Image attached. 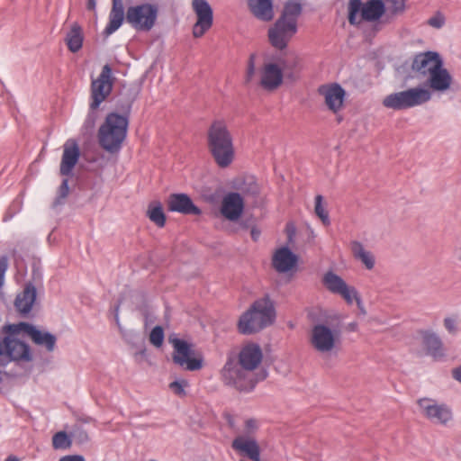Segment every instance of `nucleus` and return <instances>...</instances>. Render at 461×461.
<instances>
[{
	"instance_id": "nucleus-15",
	"label": "nucleus",
	"mask_w": 461,
	"mask_h": 461,
	"mask_svg": "<svg viewBox=\"0 0 461 461\" xmlns=\"http://www.w3.org/2000/svg\"><path fill=\"white\" fill-rule=\"evenodd\" d=\"M443 59L437 51L428 50L417 53L412 59L411 70L419 77H428L435 69V67L442 64Z\"/></svg>"
},
{
	"instance_id": "nucleus-62",
	"label": "nucleus",
	"mask_w": 461,
	"mask_h": 461,
	"mask_svg": "<svg viewBox=\"0 0 461 461\" xmlns=\"http://www.w3.org/2000/svg\"><path fill=\"white\" fill-rule=\"evenodd\" d=\"M5 461H19V459L17 458V456L10 455L5 458Z\"/></svg>"
},
{
	"instance_id": "nucleus-52",
	"label": "nucleus",
	"mask_w": 461,
	"mask_h": 461,
	"mask_svg": "<svg viewBox=\"0 0 461 461\" xmlns=\"http://www.w3.org/2000/svg\"><path fill=\"white\" fill-rule=\"evenodd\" d=\"M8 268V258L6 256L0 257V288L4 285L5 276Z\"/></svg>"
},
{
	"instance_id": "nucleus-21",
	"label": "nucleus",
	"mask_w": 461,
	"mask_h": 461,
	"mask_svg": "<svg viewBox=\"0 0 461 461\" xmlns=\"http://www.w3.org/2000/svg\"><path fill=\"white\" fill-rule=\"evenodd\" d=\"M318 92L324 97L325 104L330 111L338 113L341 109L346 92L340 85L337 83L322 85Z\"/></svg>"
},
{
	"instance_id": "nucleus-7",
	"label": "nucleus",
	"mask_w": 461,
	"mask_h": 461,
	"mask_svg": "<svg viewBox=\"0 0 461 461\" xmlns=\"http://www.w3.org/2000/svg\"><path fill=\"white\" fill-rule=\"evenodd\" d=\"M8 328L11 334H20L21 332L26 334L35 345L44 348L48 352H52L56 348V335L41 330L32 323L21 321L8 324Z\"/></svg>"
},
{
	"instance_id": "nucleus-37",
	"label": "nucleus",
	"mask_w": 461,
	"mask_h": 461,
	"mask_svg": "<svg viewBox=\"0 0 461 461\" xmlns=\"http://www.w3.org/2000/svg\"><path fill=\"white\" fill-rule=\"evenodd\" d=\"M23 206V199L22 195L16 196L6 209L3 216V221L6 222L11 221L16 214H18L22 211Z\"/></svg>"
},
{
	"instance_id": "nucleus-54",
	"label": "nucleus",
	"mask_w": 461,
	"mask_h": 461,
	"mask_svg": "<svg viewBox=\"0 0 461 461\" xmlns=\"http://www.w3.org/2000/svg\"><path fill=\"white\" fill-rule=\"evenodd\" d=\"M255 73V57L254 55H250L248 62V68H247V81H250L253 75Z\"/></svg>"
},
{
	"instance_id": "nucleus-64",
	"label": "nucleus",
	"mask_w": 461,
	"mask_h": 461,
	"mask_svg": "<svg viewBox=\"0 0 461 461\" xmlns=\"http://www.w3.org/2000/svg\"><path fill=\"white\" fill-rule=\"evenodd\" d=\"M457 258H458L459 260H461V246H460V249H459V251H458Z\"/></svg>"
},
{
	"instance_id": "nucleus-53",
	"label": "nucleus",
	"mask_w": 461,
	"mask_h": 461,
	"mask_svg": "<svg viewBox=\"0 0 461 461\" xmlns=\"http://www.w3.org/2000/svg\"><path fill=\"white\" fill-rule=\"evenodd\" d=\"M444 326L449 333L456 332V321L454 318L447 317L444 319Z\"/></svg>"
},
{
	"instance_id": "nucleus-38",
	"label": "nucleus",
	"mask_w": 461,
	"mask_h": 461,
	"mask_svg": "<svg viewBox=\"0 0 461 461\" xmlns=\"http://www.w3.org/2000/svg\"><path fill=\"white\" fill-rule=\"evenodd\" d=\"M314 200L315 214L321 219V222L325 226H329L330 224V219L328 211L323 205V196L321 194H317Z\"/></svg>"
},
{
	"instance_id": "nucleus-26",
	"label": "nucleus",
	"mask_w": 461,
	"mask_h": 461,
	"mask_svg": "<svg viewBox=\"0 0 461 461\" xmlns=\"http://www.w3.org/2000/svg\"><path fill=\"white\" fill-rule=\"evenodd\" d=\"M126 12L122 0H112V8L108 16V23L103 31L104 37H109L122 25Z\"/></svg>"
},
{
	"instance_id": "nucleus-60",
	"label": "nucleus",
	"mask_w": 461,
	"mask_h": 461,
	"mask_svg": "<svg viewBox=\"0 0 461 461\" xmlns=\"http://www.w3.org/2000/svg\"><path fill=\"white\" fill-rule=\"evenodd\" d=\"M96 8V0H87L86 1V9L89 11H95Z\"/></svg>"
},
{
	"instance_id": "nucleus-2",
	"label": "nucleus",
	"mask_w": 461,
	"mask_h": 461,
	"mask_svg": "<svg viewBox=\"0 0 461 461\" xmlns=\"http://www.w3.org/2000/svg\"><path fill=\"white\" fill-rule=\"evenodd\" d=\"M207 147L216 165L228 167L234 160L233 137L223 120H214L207 130Z\"/></svg>"
},
{
	"instance_id": "nucleus-49",
	"label": "nucleus",
	"mask_w": 461,
	"mask_h": 461,
	"mask_svg": "<svg viewBox=\"0 0 461 461\" xmlns=\"http://www.w3.org/2000/svg\"><path fill=\"white\" fill-rule=\"evenodd\" d=\"M70 435L75 440L81 444L89 439L87 432L81 426H75Z\"/></svg>"
},
{
	"instance_id": "nucleus-5",
	"label": "nucleus",
	"mask_w": 461,
	"mask_h": 461,
	"mask_svg": "<svg viewBox=\"0 0 461 461\" xmlns=\"http://www.w3.org/2000/svg\"><path fill=\"white\" fill-rule=\"evenodd\" d=\"M430 99L429 90L418 86L386 95L383 100V105L394 111H401L421 105Z\"/></svg>"
},
{
	"instance_id": "nucleus-28",
	"label": "nucleus",
	"mask_w": 461,
	"mask_h": 461,
	"mask_svg": "<svg viewBox=\"0 0 461 461\" xmlns=\"http://www.w3.org/2000/svg\"><path fill=\"white\" fill-rule=\"evenodd\" d=\"M360 10L363 20L367 22L377 21L386 14L383 0H368L361 5Z\"/></svg>"
},
{
	"instance_id": "nucleus-32",
	"label": "nucleus",
	"mask_w": 461,
	"mask_h": 461,
	"mask_svg": "<svg viewBox=\"0 0 461 461\" xmlns=\"http://www.w3.org/2000/svg\"><path fill=\"white\" fill-rule=\"evenodd\" d=\"M350 248L354 258L360 260L366 269L371 270L374 268L375 264V257L370 251L365 249L360 241H351Z\"/></svg>"
},
{
	"instance_id": "nucleus-33",
	"label": "nucleus",
	"mask_w": 461,
	"mask_h": 461,
	"mask_svg": "<svg viewBox=\"0 0 461 461\" xmlns=\"http://www.w3.org/2000/svg\"><path fill=\"white\" fill-rule=\"evenodd\" d=\"M322 283L324 286L334 294H339L340 291L348 285L341 276L332 271H328L324 275Z\"/></svg>"
},
{
	"instance_id": "nucleus-6",
	"label": "nucleus",
	"mask_w": 461,
	"mask_h": 461,
	"mask_svg": "<svg viewBox=\"0 0 461 461\" xmlns=\"http://www.w3.org/2000/svg\"><path fill=\"white\" fill-rule=\"evenodd\" d=\"M169 342L174 349L172 356L174 364L188 371H196L203 367V359L202 357H194V351L192 343L176 337H170Z\"/></svg>"
},
{
	"instance_id": "nucleus-42",
	"label": "nucleus",
	"mask_w": 461,
	"mask_h": 461,
	"mask_svg": "<svg viewBox=\"0 0 461 461\" xmlns=\"http://www.w3.org/2000/svg\"><path fill=\"white\" fill-rule=\"evenodd\" d=\"M28 282H32L35 287L41 286L43 282V271L39 261H34L32 265V279Z\"/></svg>"
},
{
	"instance_id": "nucleus-44",
	"label": "nucleus",
	"mask_w": 461,
	"mask_h": 461,
	"mask_svg": "<svg viewBox=\"0 0 461 461\" xmlns=\"http://www.w3.org/2000/svg\"><path fill=\"white\" fill-rule=\"evenodd\" d=\"M339 294L346 301L348 304H352L354 301H357V298L360 297L357 290L354 286L349 285H347L344 289H342Z\"/></svg>"
},
{
	"instance_id": "nucleus-17",
	"label": "nucleus",
	"mask_w": 461,
	"mask_h": 461,
	"mask_svg": "<svg viewBox=\"0 0 461 461\" xmlns=\"http://www.w3.org/2000/svg\"><path fill=\"white\" fill-rule=\"evenodd\" d=\"M255 312L259 316L260 323L263 326H271L276 319V311L275 302L270 298L269 294L255 300L248 309Z\"/></svg>"
},
{
	"instance_id": "nucleus-1",
	"label": "nucleus",
	"mask_w": 461,
	"mask_h": 461,
	"mask_svg": "<svg viewBox=\"0 0 461 461\" xmlns=\"http://www.w3.org/2000/svg\"><path fill=\"white\" fill-rule=\"evenodd\" d=\"M263 358V352L257 343L245 345L239 353L238 360L234 356H228L221 370L223 384L233 387L240 393L252 392L257 384L267 377L266 369L258 374L254 370L259 366Z\"/></svg>"
},
{
	"instance_id": "nucleus-36",
	"label": "nucleus",
	"mask_w": 461,
	"mask_h": 461,
	"mask_svg": "<svg viewBox=\"0 0 461 461\" xmlns=\"http://www.w3.org/2000/svg\"><path fill=\"white\" fill-rule=\"evenodd\" d=\"M390 5L385 8V14L384 16V23L392 22L394 17L404 12L406 7V0H389Z\"/></svg>"
},
{
	"instance_id": "nucleus-4",
	"label": "nucleus",
	"mask_w": 461,
	"mask_h": 461,
	"mask_svg": "<svg viewBox=\"0 0 461 461\" xmlns=\"http://www.w3.org/2000/svg\"><path fill=\"white\" fill-rule=\"evenodd\" d=\"M158 5L152 3H140L127 7L125 22L136 32H148L157 23Z\"/></svg>"
},
{
	"instance_id": "nucleus-24",
	"label": "nucleus",
	"mask_w": 461,
	"mask_h": 461,
	"mask_svg": "<svg viewBox=\"0 0 461 461\" xmlns=\"http://www.w3.org/2000/svg\"><path fill=\"white\" fill-rule=\"evenodd\" d=\"M422 337V344L426 349L427 355L430 356L434 360H442L445 356V348L440 337L432 330H420Z\"/></svg>"
},
{
	"instance_id": "nucleus-45",
	"label": "nucleus",
	"mask_w": 461,
	"mask_h": 461,
	"mask_svg": "<svg viewBox=\"0 0 461 461\" xmlns=\"http://www.w3.org/2000/svg\"><path fill=\"white\" fill-rule=\"evenodd\" d=\"M361 0H350L348 5V22L351 25L357 24V14L360 11Z\"/></svg>"
},
{
	"instance_id": "nucleus-50",
	"label": "nucleus",
	"mask_w": 461,
	"mask_h": 461,
	"mask_svg": "<svg viewBox=\"0 0 461 461\" xmlns=\"http://www.w3.org/2000/svg\"><path fill=\"white\" fill-rule=\"evenodd\" d=\"M97 109L98 108H92L91 103L89 104V111H88L86 118L84 122V127L86 130L93 129L95 127V122L97 119V112H96Z\"/></svg>"
},
{
	"instance_id": "nucleus-57",
	"label": "nucleus",
	"mask_w": 461,
	"mask_h": 461,
	"mask_svg": "<svg viewBox=\"0 0 461 461\" xmlns=\"http://www.w3.org/2000/svg\"><path fill=\"white\" fill-rule=\"evenodd\" d=\"M224 418L228 423V426L231 429H235V419L234 417L230 414V413H227L224 415Z\"/></svg>"
},
{
	"instance_id": "nucleus-41",
	"label": "nucleus",
	"mask_w": 461,
	"mask_h": 461,
	"mask_svg": "<svg viewBox=\"0 0 461 461\" xmlns=\"http://www.w3.org/2000/svg\"><path fill=\"white\" fill-rule=\"evenodd\" d=\"M68 178L67 176L62 180L61 185L59 187L58 195L53 202V207L63 204L65 203V199L68 195Z\"/></svg>"
},
{
	"instance_id": "nucleus-29",
	"label": "nucleus",
	"mask_w": 461,
	"mask_h": 461,
	"mask_svg": "<svg viewBox=\"0 0 461 461\" xmlns=\"http://www.w3.org/2000/svg\"><path fill=\"white\" fill-rule=\"evenodd\" d=\"M251 13L259 20L271 21L274 17L272 0H248Z\"/></svg>"
},
{
	"instance_id": "nucleus-14",
	"label": "nucleus",
	"mask_w": 461,
	"mask_h": 461,
	"mask_svg": "<svg viewBox=\"0 0 461 461\" xmlns=\"http://www.w3.org/2000/svg\"><path fill=\"white\" fill-rule=\"evenodd\" d=\"M192 6L197 16L193 26V35L194 38H201L212 25L213 12L206 0H193Z\"/></svg>"
},
{
	"instance_id": "nucleus-30",
	"label": "nucleus",
	"mask_w": 461,
	"mask_h": 461,
	"mask_svg": "<svg viewBox=\"0 0 461 461\" xmlns=\"http://www.w3.org/2000/svg\"><path fill=\"white\" fill-rule=\"evenodd\" d=\"M277 64L282 68L284 78L294 82L300 78V73L302 70L300 59L298 57H293L292 59H278Z\"/></svg>"
},
{
	"instance_id": "nucleus-12",
	"label": "nucleus",
	"mask_w": 461,
	"mask_h": 461,
	"mask_svg": "<svg viewBox=\"0 0 461 461\" xmlns=\"http://www.w3.org/2000/svg\"><path fill=\"white\" fill-rule=\"evenodd\" d=\"M297 31V25L277 18L273 26L268 29V41L276 50H284Z\"/></svg>"
},
{
	"instance_id": "nucleus-18",
	"label": "nucleus",
	"mask_w": 461,
	"mask_h": 461,
	"mask_svg": "<svg viewBox=\"0 0 461 461\" xmlns=\"http://www.w3.org/2000/svg\"><path fill=\"white\" fill-rule=\"evenodd\" d=\"M244 206L241 194L238 192H230L222 198L221 213L225 219L236 221L241 217Z\"/></svg>"
},
{
	"instance_id": "nucleus-13",
	"label": "nucleus",
	"mask_w": 461,
	"mask_h": 461,
	"mask_svg": "<svg viewBox=\"0 0 461 461\" xmlns=\"http://www.w3.org/2000/svg\"><path fill=\"white\" fill-rule=\"evenodd\" d=\"M140 91L141 86L139 83L122 84L114 97V112L130 119L132 105L139 97Z\"/></svg>"
},
{
	"instance_id": "nucleus-43",
	"label": "nucleus",
	"mask_w": 461,
	"mask_h": 461,
	"mask_svg": "<svg viewBox=\"0 0 461 461\" xmlns=\"http://www.w3.org/2000/svg\"><path fill=\"white\" fill-rule=\"evenodd\" d=\"M164 330L161 326L157 325L151 330L149 334V340L150 343L153 344L155 347H161L164 341Z\"/></svg>"
},
{
	"instance_id": "nucleus-51",
	"label": "nucleus",
	"mask_w": 461,
	"mask_h": 461,
	"mask_svg": "<svg viewBox=\"0 0 461 461\" xmlns=\"http://www.w3.org/2000/svg\"><path fill=\"white\" fill-rule=\"evenodd\" d=\"M428 24L431 27L440 29L445 24V17L440 13H438L428 20Z\"/></svg>"
},
{
	"instance_id": "nucleus-61",
	"label": "nucleus",
	"mask_w": 461,
	"mask_h": 461,
	"mask_svg": "<svg viewBox=\"0 0 461 461\" xmlns=\"http://www.w3.org/2000/svg\"><path fill=\"white\" fill-rule=\"evenodd\" d=\"M357 328H358V324H357V322H356V321H352V322H349V323L348 324V330L349 331H357Z\"/></svg>"
},
{
	"instance_id": "nucleus-46",
	"label": "nucleus",
	"mask_w": 461,
	"mask_h": 461,
	"mask_svg": "<svg viewBox=\"0 0 461 461\" xmlns=\"http://www.w3.org/2000/svg\"><path fill=\"white\" fill-rule=\"evenodd\" d=\"M115 320H116V322H117V325H118V328L120 330L122 339L129 344H132V345L135 344L137 333L133 330H126L122 328L120 321H119L118 312H116V314H115Z\"/></svg>"
},
{
	"instance_id": "nucleus-8",
	"label": "nucleus",
	"mask_w": 461,
	"mask_h": 461,
	"mask_svg": "<svg viewBox=\"0 0 461 461\" xmlns=\"http://www.w3.org/2000/svg\"><path fill=\"white\" fill-rule=\"evenodd\" d=\"M310 342L317 352L330 353L340 343V331L323 323L315 324L312 328Z\"/></svg>"
},
{
	"instance_id": "nucleus-10",
	"label": "nucleus",
	"mask_w": 461,
	"mask_h": 461,
	"mask_svg": "<svg viewBox=\"0 0 461 461\" xmlns=\"http://www.w3.org/2000/svg\"><path fill=\"white\" fill-rule=\"evenodd\" d=\"M422 414L430 422L447 426L453 420L452 409L446 403H438L435 400L422 398L418 401Z\"/></svg>"
},
{
	"instance_id": "nucleus-40",
	"label": "nucleus",
	"mask_w": 461,
	"mask_h": 461,
	"mask_svg": "<svg viewBox=\"0 0 461 461\" xmlns=\"http://www.w3.org/2000/svg\"><path fill=\"white\" fill-rule=\"evenodd\" d=\"M71 438V435H68L65 431L57 432L52 438L53 447L56 449L68 448L72 444Z\"/></svg>"
},
{
	"instance_id": "nucleus-16",
	"label": "nucleus",
	"mask_w": 461,
	"mask_h": 461,
	"mask_svg": "<svg viewBox=\"0 0 461 461\" xmlns=\"http://www.w3.org/2000/svg\"><path fill=\"white\" fill-rule=\"evenodd\" d=\"M167 210L184 215H201L202 210L194 204L191 197L185 193L169 194L167 200Z\"/></svg>"
},
{
	"instance_id": "nucleus-3",
	"label": "nucleus",
	"mask_w": 461,
	"mask_h": 461,
	"mask_svg": "<svg viewBox=\"0 0 461 461\" xmlns=\"http://www.w3.org/2000/svg\"><path fill=\"white\" fill-rule=\"evenodd\" d=\"M130 119L117 112L109 113L98 130L99 145L110 153L120 151L126 139Z\"/></svg>"
},
{
	"instance_id": "nucleus-63",
	"label": "nucleus",
	"mask_w": 461,
	"mask_h": 461,
	"mask_svg": "<svg viewBox=\"0 0 461 461\" xmlns=\"http://www.w3.org/2000/svg\"><path fill=\"white\" fill-rule=\"evenodd\" d=\"M294 226H292V231L289 233V238H291V237H292V235L294 234Z\"/></svg>"
},
{
	"instance_id": "nucleus-34",
	"label": "nucleus",
	"mask_w": 461,
	"mask_h": 461,
	"mask_svg": "<svg viewBox=\"0 0 461 461\" xmlns=\"http://www.w3.org/2000/svg\"><path fill=\"white\" fill-rule=\"evenodd\" d=\"M302 11L303 8L300 3L289 1L285 5L282 14L278 19L297 25V20L301 15Z\"/></svg>"
},
{
	"instance_id": "nucleus-23",
	"label": "nucleus",
	"mask_w": 461,
	"mask_h": 461,
	"mask_svg": "<svg viewBox=\"0 0 461 461\" xmlns=\"http://www.w3.org/2000/svg\"><path fill=\"white\" fill-rule=\"evenodd\" d=\"M453 77L448 70L444 68V61L442 64L435 67L433 72L427 77L425 86H429L433 91L446 92L452 84Z\"/></svg>"
},
{
	"instance_id": "nucleus-55",
	"label": "nucleus",
	"mask_w": 461,
	"mask_h": 461,
	"mask_svg": "<svg viewBox=\"0 0 461 461\" xmlns=\"http://www.w3.org/2000/svg\"><path fill=\"white\" fill-rule=\"evenodd\" d=\"M59 461H85V458L80 455H73L63 456Z\"/></svg>"
},
{
	"instance_id": "nucleus-27",
	"label": "nucleus",
	"mask_w": 461,
	"mask_h": 461,
	"mask_svg": "<svg viewBox=\"0 0 461 461\" xmlns=\"http://www.w3.org/2000/svg\"><path fill=\"white\" fill-rule=\"evenodd\" d=\"M268 326H263L260 323L259 316L255 312L247 310L244 312L238 321V330L243 335H252L258 333Z\"/></svg>"
},
{
	"instance_id": "nucleus-48",
	"label": "nucleus",
	"mask_w": 461,
	"mask_h": 461,
	"mask_svg": "<svg viewBox=\"0 0 461 461\" xmlns=\"http://www.w3.org/2000/svg\"><path fill=\"white\" fill-rule=\"evenodd\" d=\"M188 385L186 380H176L169 384V388L178 396H185L186 394L185 388Z\"/></svg>"
},
{
	"instance_id": "nucleus-20",
	"label": "nucleus",
	"mask_w": 461,
	"mask_h": 461,
	"mask_svg": "<svg viewBox=\"0 0 461 461\" xmlns=\"http://www.w3.org/2000/svg\"><path fill=\"white\" fill-rule=\"evenodd\" d=\"M284 75L277 63H266L260 70L261 87L267 91L277 89L283 83Z\"/></svg>"
},
{
	"instance_id": "nucleus-35",
	"label": "nucleus",
	"mask_w": 461,
	"mask_h": 461,
	"mask_svg": "<svg viewBox=\"0 0 461 461\" xmlns=\"http://www.w3.org/2000/svg\"><path fill=\"white\" fill-rule=\"evenodd\" d=\"M147 215L158 227L162 228L166 224V215L160 202H152L149 204Z\"/></svg>"
},
{
	"instance_id": "nucleus-58",
	"label": "nucleus",
	"mask_w": 461,
	"mask_h": 461,
	"mask_svg": "<svg viewBox=\"0 0 461 461\" xmlns=\"http://www.w3.org/2000/svg\"><path fill=\"white\" fill-rule=\"evenodd\" d=\"M260 234H261V231L258 229L255 228V227H253L251 229V230H250L251 239L254 241H258V239L260 237Z\"/></svg>"
},
{
	"instance_id": "nucleus-11",
	"label": "nucleus",
	"mask_w": 461,
	"mask_h": 461,
	"mask_svg": "<svg viewBox=\"0 0 461 461\" xmlns=\"http://www.w3.org/2000/svg\"><path fill=\"white\" fill-rule=\"evenodd\" d=\"M4 330L6 333L4 338V343L5 344V357H7L6 363L11 361H32V355L30 346L26 342L14 338L17 334L10 333L8 324L4 327Z\"/></svg>"
},
{
	"instance_id": "nucleus-19",
	"label": "nucleus",
	"mask_w": 461,
	"mask_h": 461,
	"mask_svg": "<svg viewBox=\"0 0 461 461\" xmlns=\"http://www.w3.org/2000/svg\"><path fill=\"white\" fill-rule=\"evenodd\" d=\"M37 296V288L32 282H26L21 293L16 294L14 302L15 311L22 316L26 317L32 310Z\"/></svg>"
},
{
	"instance_id": "nucleus-39",
	"label": "nucleus",
	"mask_w": 461,
	"mask_h": 461,
	"mask_svg": "<svg viewBox=\"0 0 461 461\" xmlns=\"http://www.w3.org/2000/svg\"><path fill=\"white\" fill-rule=\"evenodd\" d=\"M238 189L245 195L257 196L259 193V188L253 177L244 179L238 185Z\"/></svg>"
},
{
	"instance_id": "nucleus-47",
	"label": "nucleus",
	"mask_w": 461,
	"mask_h": 461,
	"mask_svg": "<svg viewBox=\"0 0 461 461\" xmlns=\"http://www.w3.org/2000/svg\"><path fill=\"white\" fill-rule=\"evenodd\" d=\"M258 429V422L256 419L250 418L245 420L243 435L245 437H254Z\"/></svg>"
},
{
	"instance_id": "nucleus-22",
	"label": "nucleus",
	"mask_w": 461,
	"mask_h": 461,
	"mask_svg": "<svg viewBox=\"0 0 461 461\" xmlns=\"http://www.w3.org/2000/svg\"><path fill=\"white\" fill-rule=\"evenodd\" d=\"M80 158V149L76 140H68L63 146L59 173L63 176L72 175L73 169Z\"/></svg>"
},
{
	"instance_id": "nucleus-59",
	"label": "nucleus",
	"mask_w": 461,
	"mask_h": 461,
	"mask_svg": "<svg viewBox=\"0 0 461 461\" xmlns=\"http://www.w3.org/2000/svg\"><path fill=\"white\" fill-rule=\"evenodd\" d=\"M356 303H357V308L359 310V313L362 314V315H366V311L365 309V306L363 304L361 297L357 298Z\"/></svg>"
},
{
	"instance_id": "nucleus-9",
	"label": "nucleus",
	"mask_w": 461,
	"mask_h": 461,
	"mask_svg": "<svg viewBox=\"0 0 461 461\" xmlns=\"http://www.w3.org/2000/svg\"><path fill=\"white\" fill-rule=\"evenodd\" d=\"M113 80V69L109 64H105L97 78L91 82L90 103L92 108H99L100 104L111 95Z\"/></svg>"
},
{
	"instance_id": "nucleus-25",
	"label": "nucleus",
	"mask_w": 461,
	"mask_h": 461,
	"mask_svg": "<svg viewBox=\"0 0 461 461\" xmlns=\"http://www.w3.org/2000/svg\"><path fill=\"white\" fill-rule=\"evenodd\" d=\"M298 262V256L287 246L278 249L272 258L274 268L279 273H286L292 270Z\"/></svg>"
},
{
	"instance_id": "nucleus-56",
	"label": "nucleus",
	"mask_w": 461,
	"mask_h": 461,
	"mask_svg": "<svg viewBox=\"0 0 461 461\" xmlns=\"http://www.w3.org/2000/svg\"><path fill=\"white\" fill-rule=\"evenodd\" d=\"M452 376L455 380L461 384V366L452 370Z\"/></svg>"
},
{
	"instance_id": "nucleus-31",
	"label": "nucleus",
	"mask_w": 461,
	"mask_h": 461,
	"mask_svg": "<svg viewBox=\"0 0 461 461\" xmlns=\"http://www.w3.org/2000/svg\"><path fill=\"white\" fill-rule=\"evenodd\" d=\"M65 41L68 49L71 52L76 53L81 50L84 41V34L82 27L77 23H74L71 25L70 30L65 38Z\"/></svg>"
}]
</instances>
